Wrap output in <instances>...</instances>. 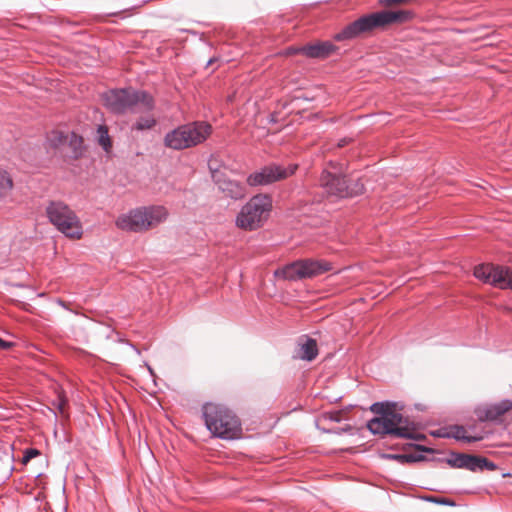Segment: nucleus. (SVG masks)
<instances>
[{
	"label": "nucleus",
	"mask_w": 512,
	"mask_h": 512,
	"mask_svg": "<svg viewBox=\"0 0 512 512\" xmlns=\"http://www.w3.org/2000/svg\"><path fill=\"white\" fill-rule=\"evenodd\" d=\"M395 403H374L370 409L378 414L367 424L373 434L392 435L399 438H414V425L395 410Z\"/></svg>",
	"instance_id": "obj_1"
},
{
	"label": "nucleus",
	"mask_w": 512,
	"mask_h": 512,
	"mask_svg": "<svg viewBox=\"0 0 512 512\" xmlns=\"http://www.w3.org/2000/svg\"><path fill=\"white\" fill-rule=\"evenodd\" d=\"M103 106L114 115H123L138 105L147 111L155 108L153 96L146 90L133 87L113 88L101 94Z\"/></svg>",
	"instance_id": "obj_2"
},
{
	"label": "nucleus",
	"mask_w": 512,
	"mask_h": 512,
	"mask_svg": "<svg viewBox=\"0 0 512 512\" xmlns=\"http://www.w3.org/2000/svg\"><path fill=\"white\" fill-rule=\"evenodd\" d=\"M207 429L216 437L232 440L241 434V423L235 413L226 406L207 403L202 408Z\"/></svg>",
	"instance_id": "obj_3"
},
{
	"label": "nucleus",
	"mask_w": 512,
	"mask_h": 512,
	"mask_svg": "<svg viewBox=\"0 0 512 512\" xmlns=\"http://www.w3.org/2000/svg\"><path fill=\"white\" fill-rule=\"evenodd\" d=\"M211 132V125L203 121L179 125L165 134L164 145L173 150H184L203 143Z\"/></svg>",
	"instance_id": "obj_4"
},
{
	"label": "nucleus",
	"mask_w": 512,
	"mask_h": 512,
	"mask_svg": "<svg viewBox=\"0 0 512 512\" xmlns=\"http://www.w3.org/2000/svg\"><path fill=\"white\" fill-rule=\"evenodd\" d=\"M272 199L269 194H254V196L240 209L235 224L245 231H254L261 228L270 216Z\"/></svg>",
	"instance_id": "obj_5"
},
{
	"label": "nucleus",
	"mask_w": 512,
	"mask_h": 512,
	"mask_svg": "<svg viewBox=\"0 0 512 512\" xmlns=\"http://www.w3.org/2000/svg\"><path fill=\"white\" fill-rule=\"evenodd\" d=\"M167 215L163 206L139 207L120 216L116 224L122 230L142 232L163 222Z\"/></svg>",
	"instance_id": "obj_6"
},
{
	"label": "nucleus",
	"mask_w": 512,
	"mask_h": 512,
	"mask_svg": "<svg viewBox=\"0 0 512 512\" xmlns=\"http://www.w3.org/2000/svg\"><path fill=\"white\" fill-rule=\"evenodd\" d=\"M49 221L58 231L70 238L79 239L82 236V226L75 212L61 201H52L46 207Z\"/></svg>",
	"instance_id": "obj_7"
},
{
	"label": "nucleus",
	"mask_w": 512,
	"mask_h": 512,
	"mask_svg": "<svg viewBox=\"0 0 512 512\" xmlns=\"http://www.w3.org/2000/svg\"><path fill=\"white\" fill-rule=\"evenodd\" d=\"M297 169V164L283 165L271 162L250 173L247 176L246 182L252 188L269 186L295 174Z\"/></svg>",
	"instance_id": "obj_8"
},
{
	"label": "nucleus",
	"mask_w": 512,
	"mask_h": 512,
	"mask_svg": "<svg viewBox=\"0 0 512 512\" xmlns=\"http://www.w3.org/2000/svg\"><path fill=\"white\" fill-rule=\"evenodd\" d=\"M474 276L499 289L512 290V269L492 263L479 264L474 268Z\"/></svg>",
	"instance_id": "obj_9"
},
{
	"label": "nucleus",
	"mask_w": 512,
	"mask_h": 512,
	"mask_svg": "<svg viewBox=\"0 0 512 512\" xmlns=\"http://www.w3.org/2000/svg\"><path fill=\"white\" fill-rule=\"evenodd\" d=\"M347 44L336 45L331 41H314L300 46L289 47L290 54H300L310 59H326L333 54L342 56L347 53Z\"/></svg>",
	"instance_id": "obj_10"
},
{
	"label": "nucleus",
	"mask_w": 512,
	"mask_h": 512,
	"mask_svg": "<svg viewBox=\"0 0 512 512\" xmlns=\"http://www.w3.org/2000/svg\"><path fill=\"white\" fill-rule=\"evenodd\" d=\"M321 186L328 189L326 192H350L349 179L341 166L331 165L322 171Z\"/></svg>",
	"instance_id": "obj_11"
},
{
	"label": "nucleus",
	"mask_w": 512,
	"mask_h": 512,
	"mask_svg": "<svg viewBox=\"0 0 512 512\" xmlns=\"http://www.w3.org/2000/svg\"><path fill=\"white\" fill-rule=\"evenodd\" d=\"M390 25L391 22L388 10L377 11L354 20V35L372 31L376 28H385Z\"/></svg>",
	"instance_id": "obj_12"
},
{
	"label": "nucleus",
	"mask_w": 512,
	"mask_h": 512,
	"mask_svg": "<svg viewBox=\"0 0 512 512\" xmlns=\"http://www.w3.org/2000/svg\"><path fill=\"white\" fill-rule=\"evenodd\" d=\"M512 410V400L504 399L497 403L483 404L475 409L479 421L497 422Z\"/></svg>",
	"instance_id": "obj_13"
},
{
	"label": "nucleus",
	"mask_w": 512,
	"mask_h": 512,
	"mask_svg": "<svg viewBox=\"0 0 512 512\" xmlns=\"http://www.w3.org/2000/svg\"><path fill=\"white\" fill-rule=\"evenodd\" d=\"M436 435L440 437H452L458 441L467 443L478 442L485 438V433L480 432L475 434H468V430L465 427L459 425L451 426L447 433L438 432Z\"/></svg>",
	"instance_id": "obj_14"
},
{
	"label": "nucleus",
	"mask_w": 512,
	"mask_h": 512,
	"mask_svg": "<svg viewBox=\"0 0 512 512\" xmlns=\"http://www.w3.org/2000/svg\"><path fill=\"white\" fill-rule=\"evenodd\" d=\"M299 268L302 278H311L330 270V265L324 261L312 259L299 260Z\"/></svg>",
	"instance_id": "obj_15"
},
{
	"label": "nucleus",
	"mask_w": 512,
	"mask_h": 512,
	"mask_svg": "<svg viewBox=\"0 0 512 512\" xmlns=\"http://www.w3.org/2000/svg\"><path fill=\"white\" fill-rule=\"evenodd\" d=\"M70 152L67 157L72 160H78L82 158L87 150V146L84 144L83 136L75 131H71L68 135L66 142Z\"/></svg>",
	"instance_id": "obj_16"
},
{
	"label": "nucleus",
	"mask_w": 512,
	"mask_h": 512,
	"mask_svg": "<svg viewBox=\"0 0 512 512\" xmlns=\"http://www.w3.org/2000/svg\"><path fill=\"white\" fill-rule=\"evenodd\" d=\"M211 178L218 187L219 192H236L241 189L240 182L230 179L222 170H213Z\"/></svg>",
	"instance_id": "obj_17"
},
{
	"label": "nucleus",
	"mask_w": 512,
	"mask_h": 512,
	"mask_svg": "<svg viewBox=\"0 0 512 512\" xmlns=\"http://www.w3.org/2000/svg\"><path fill=\"white\" fill-rule=\"evenodd\" d=\"M318 355L316 340L306 337L298 343V358L306 361H312Z\"/></svg>",
	"instance_id": "obj_18"
},
{
	"label": "nucleus",
	"mask_w": 512,
	"mask_h": 512,
	"mask_svg": "<svg viewBox=\"0 0 512 512\" xmlns=\"http://www.w3.org/2000/svg\"><path fill=\"white\" fill-rule=\"evenodd\" d=\"M94 140L107 156L112 154L113 143L106 125L100 124L97 126Z\"/></svg>",
	"instance_id": "obj_19"
},
{
	"label": "nucleus",
	"mask_w": 512,
	"mask_h": 512,
	"mask_svg": "<svg viewBox=\"0 0 512 512\" xmlns=\"http://www.w3.org/2000/svg\"><path fill=\"white\" fill-rule=\"evenodd\" d=\"M447 463L453 468H464L473 471L474 455L452 454L451 457L447 459Z\"/></svg>",
	"instance_id": "obj_20"
},
{
	"label": "nucleus",
	"mask_w": 512,
	"mask_h": 512,
	"mask_svg": "<svg viewBox=\"0 0 512 512\" xmlns=\"http://www.w3.org/2000/svg\"><path fill=\"white\" fill-rule=\"evenodd\" d=\"M275 276L286 280H298L303 279L301 277V271L299 268L298 261L286 265L285 267L275 271Z\"/></svg>",
	"instance_id": "obj_21"
},
{
	"label": "nucleus",
	"mask_w": 512,
	"mask_h": 512,
	"mask_svg": "<svg viewBox=\"0 0 512 512\" xmlns=\"http://www.w3.org/2000/svg\"><path fill=\"white\" fill-rule=\"evenodd\" d=\"M391 25L404 24L414 19L415 13L409 9L388 10Z\"/></svg>",
	"instance_id": "obj_22"
},
{
	"label": "nucleus",
	"mask_w": 512,
	"mask_h": 512,
	"mask_svg": "<svg viewBox=\"0 0 512 512\" xmlns=\"http://www.w3.org/2000/svg\"><path fill=\"white\" fill-rule=\"evenodd\" d=\"M157 124L154 117H139L131 126L132 131L144 132L151 130Z\"/></svg>",
	"instance_id": "obj_23"
},
{
	"label": "nucleus",
	"mask_w": 512,
	"mask_h": 512,
	"mask_svg": "<svg viewBox=\"0 0 512 512\" xmlns=\"http://www.w3.org/2000/svg\"><path fill=\"white\" fill-rule=\"evenodd\" d=\"M474 469L473 471H477V470H489V471H494L497 469V465L491 461H489L487 458L485 457H481V456H474Z\"/></svg>",
	"instance_id": "obj_24"
},
{
	"label": "nucleus",
	"mask_w": 512,
	"mask_h": 512,
	"mask_svg": "<svg viewBox=\"0 0 512 512\" xmlns=\"http://www.w3.org/2000/svg\"><path fill=\"white\" fill-rule=\"evenodd\" d=\"M67 140H68V134L61 132V131H56V132H54L53 136H51L48 139V142L52 148L57 149L60 146L66 145Z\"/></svg>",
	"instance_id": "obj_25"
},
{
	"label": "nucleus",
	"mask_w": 512,
	"mask_h": 512,
	"mask_svg": "<svg viewBox=\"0 0 512 512\" xmlns=\"http://www.w3.org/2000/svg\"><path fill=\"white\" fill-rule=\"evenodd\" d=\"M13 188V179L6 168L0 166V190H11Z\"/></svg>",
	"instance_id": "obj_26"
},
{
	"label": "nucleus",
	"mask_w": 512,
	"mask_h": 512,
	"mask_svg": "<svg viewBox=\"0 0 512 512\" xmlns=\"http://www.w3.org/2000/svg\"><path fill=\"white\" fill-rule=\"evenodd\" d=\"M337 42H343L352 39V22L348 23L340 32L333 36Z\"/></svg>",
	"instance_id": "obj_27"
},
{
	"label": "nucleus",
	"mask_w": 512,
	"mask_h": 512,
	"mask_svg": "<svg viewBox=\"0 0 512 512\" xmlns=\"http://www.w3.org/2000/svg\"><path fill=\"white\" fill-rule=\"evenodd\" d=\"M181 32H184V33H187V34H190L192 36H199V40L204 43L205 45H207L209 48H213L214 45L212 42H210L209 40H207L204 36L203 33L197 31V30H194V29H181Z\"/></svg>",
	"instance_id": "obj_28"
},
{
	"label": "nucleus",
	"mask_w": 512,
	"mask_h": 512,
	"mask_svg": "<svg viewBox=\"0 0 512 512\" xmlns=\"http://www.w3.org/2000/svg\"><path fill=\"white\" fill-rule=\"evenodd\" d=\"M351 426L350 424L347 422L345 423L343 426H337V427H331V428H328L325 430V432L327 433H335V434H341L343 432H347L348 430H350Z\"/></svg>",
	"instance_id": "obj_29"
},
{
	"label": "nucleus",
	"mask_w": 512,
	"mask_h": 512,
	"mask_svg": "<svg viewBox=\"0 0 512 512\" xmlns=\"http://www.w3.org/2000/svg\"><path fill=\"white\" fill-rule=\"evenodd\" d=\"M40 454L39 450L30 448L25 451V454L23 456L22 462L26 464L29 462L32 458L38 456Z\"/></svg>",
	"instance_id": "obj_30"
},
{
	"label": "nucleus",
	"mask_w": 512,
	"mask_h": 512,
	"mask_svg": "<svg viewBox=\"0 0 512 512\" xmlns=\"http://www.w3.org/2000/svg\"><path fill=\"white\" fill-rule=\"evenodd\" d=\"M427 500L429 501H432L434 503H437V504H442V505H449V506H454L455 503L448 499V498H434V497H429L427 498Z\"/></svg>",
	"instance_id": "obj_31"
},
{
	"label": "nucleus",
	"mask_w": 512,
	"mask_h": 512,
	"mask_svg": "<svg viewBox=\"0 0 512 512\" xmlns=\"http://www.w3.org/2000/svg\"><path fill=\"white\" fill-rule=\"evenodd\" d=\"M410 0H379V3L384 6H391L394 4H404L408 3Z\"/></svg>",
	"instance_id": "obj_32"
},
{
	"label": "nucleus",
	"mask_w": 512,
	"mask_h": 512,
	"mask_svg": "<svg viewBox=\"0 0 512 512\" xmlns=\"http://www.w3.org/2000/svg\"><path fill=\"white\" fill-rule=\"evenodd\" d=\"M208 168H209L210 174L213 175V170H220L218 161L216 159H214L213 157H211L208 161Z\"/></svg>",
	"instance_id": "obj_33"
},
{
	"label": "nucleus",
	"mask_w": 512,
	"mask_h": 512,
	"mask_svg": "<svg viewBox=\"0 0 512 512\" xmlns=\"http://www.w3.org/2000/svg\"><path fill=\"white\" fill-rule=\"evenodd\" d=\"M353 187H354V192H360V191L367 192L368 191V187H366L364 184L360 183L359 180L354 181Z\"/></svg>",
	"instance_id": "obj_34"
},
{
	"label": "nucleus",
	"mask_w": 512,
	"mask_h": 512,
	"mask_svg": "<svg viewBox=\"0 0 512 512\" xmlns=\"http://www.w3.org/2000/svg\"><path fill=\"white\" fill-rule=\"evenodd\" d=\"M267 123L268 124H271V125H274V124H277L278 123V117H277V112H273L271 114L268 115L267 117Z\"/></svg>",
	"instance_id": "obj_35"
},
{
	"label": "nucleus",
	"mask_w": 512,
	"mask_h": 512,
	"mask_svg": "<svg viewBox=\"0 0 512 512\" xmlns=\"http://www.w3.org/2000/svg\"><path fill=\"white\" fill-rule=\"evenodd\" d=\"M67 401L59 396V399H58V402H57V409L59 410L60 413H63L64 412V407L66 405Z\"/></svg>",
	"instance_id": "obj_36"
},
{
	"label": "nucleus",
	"mask_w": 512,
	"mask_h": 512,
	"mask_svg": "<svg viewBox=\"0 0 512 512\" xmlns=\"http://www.w3.org/2000/svg\"><path fill=\"white\" fill-rule=\"evenodd\" d=\"M220 60V57L219 56H212L208 59V61L206 62L204 68L207 69L209 68L211 65H213L214 63L218 62Z\"/></svg>",
	"instance_id": "obj_37"
},
{
	"label": "nucleus",
	"mask_w": 512,
	"mask_h": 512,
	"mask_svg": "<svg viewBox=\"0 0 512 512\" xmlns=\"http://www.w3.org/2000/svg\"><path fill=\"white\" fill-rule=\"evenodd\" d=\"M329 419L333 422L339 423L342 420V414L340 412L332 413Z\"/></svg>",
	"instance_id": "obj_38"
},
{
	"label": "nucleus",
	"mask_w": 512,
	"mask_h": 512,
	"mask_svg": "<svg viewBox=\"0 0 512 512\" xmlns=\"http://www.w3.org/2000/svg\"><path fill=\"white\" fill-rule=\"evenodd\" d=\"M12 346L11 342L4 341L0 338V348L1 349H9Z\"/></svg>",
	"instance_id": "obj_39"
},
{
	"label": "nucleus",
	"mask_w": 512,
	"mask_h": 512,
	"mask_svg": "<svg viewBox=\"0 0 512 512\" xmlns=\"http://www.w3.org/2000/svg\"><path fill=\"white\" fill-rule=\"evenodd\" d=\"M301 99H303L305 101H310L311 100V98H308L307 96H297V97H295V100H301Z\"/></svg>",
	"instance_id": "obj_40"
},
{
	"label": "nucleus",
	"mask_w": 512,
	"mask_h": 512,
	"mask_svg": "<svg viewBox=\"0 0 512 512\" xmlns=\"http://www.w3.org/2000/svg\"><path fill=\"white\" fill-rule=\"evenodd\" d=\"M58 303H59L61 306L65 307V303H64L62 300H59V301H58Z\"/></svg>",
	"instance_id": "obj_41"
},
{
	"label": "nucleus",
	"mask_w": 512,
	"mask_h": 512,
	"mask_svg": "<svg viewBox=\"0 0 512 512\" xmlns=\"http://www.w3.org/2000/svg\"><path fill=\"white\" fill-rule=\"evenodd\" d=\"M132 347L135 349L136 353H139V350L137 348H135L133 345Z\"/></svg>",
	"instance_id": "obj_42"
},
{
	"label": "nucleus",
	"mask_w": 512,
	"mask_h": 512,
	"mask_svg": "<svg viewBox=\"0 0 512 512\" xmlns=\"http://www.w3.org/2000/svg\"><path fill=\"white\" fill-rule=\"evenodd\" d=\"M395 458H403L404 456H401V455H398V456H394Z\"/></svg>",
	"instance_id": "obj_43"
},
{
	"label": "nucleus",
	"mask_w": 512,
	"mask_h": 512,
	"mask_svg": "<svg viewBox=\"0 0 512 512\" xmlns=\"http://www.w3.org/2000/svg\"><path fill=\"white\" fill-rule=\"evenodd\" d=\"M510 311L512 312V308L510 309Z\"/></svg>",
	"instance_id": "obj_44"
}]
</instances>
